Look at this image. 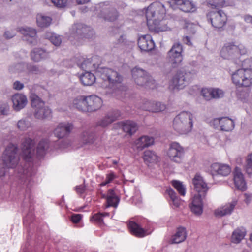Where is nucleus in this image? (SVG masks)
<instances>
[{
    "mask_svg": "<svg viewBox=\"0 0 252 252\" xmlns=\"http://www.w3.org/2000/svg\"><path fill=\"white\" fill-rule=\"evenodd\" d=\"M97 59V56L91 59H82L80 63H77V65L85 71L96 69V75L104 82H108L110 87H121V83L123 81V76L112 69L99 66V64L94 63Z\"/></svg>",
    "mask_w": 252,
    "mask_h": 252,
    "instance_id": "nucleus-1",
    "label": "nucleus"
},
{
    "mask_svg": "<svg viewBox=\"0 0 252 252\" xmlns=\"http://www.w3.org/2000/svg\"><path fill=\"white\" fill-rule=\"evenodd\" d=\"M165 5L166 4L164 5L160 2L156 1L147 7L146 17L149 29L158 32L166 30V27L160 26L165 14Z\"/></svg>",
    "mask_w": 252,
    "mask_h": 252,
    "instance_id": "nucleus-2",
    "label": "nucleus"
},
{
    "mask_svg": "<svg viewBox=\"0 0 252 252\" xmlns=\"http://www.w3.org/2000/svg\"><path fill=\"white\" fill-rule=\"evenodd\" d=\"M19 161L18 153V147L16 145L9 144L3 153L2 156V164H0V177L4 176L5 167L13 168L15 167Z\"/></svg>",
    "mask_w": 252,
    "mask_h": 252,
    "instance_id": "nucleus-3",
    "label": "nucleus"
},
{
    "mask_svg": "<svg viewBox=\"0 0 252 252\" xmlns=\"http://www.w3.org/2000/svg\"><path fill=\"white\" fill-rule=\"evenodd\" d=\"M193 115L187 111H183L177 115L173 121V128L180 134L190 132L193 126Z\"/></svg>",
    "mask_w": 252,
    "mask_h": 252,
    "instance_id": "nucleus-4",
    "label": "nucleus"
},
{
    "mask_svg": "<svg viewBox=\"0 0 252 252\" xmlns=\"http://www.w3.org/2000/svg\"><path fill=\"white\" fill-rule=\"evenodd\" d=\"M132 79L139 86L153 88L155 86V80L145 70L135 67L131 70Z\"/></svg>",
    "mask_w": 252,
    "mask_h": 252,
    "instance_id": "nucleus-5",
    "label": "nucleus"
},
{
    "mask_svg": "<svg viewBox=\"0 0 252 252\" xmlns=\"http://www.w3.org/2000/svg\"><path fill=\"white\" fill-rule=\"evenodd\" d=\"M193 77V75L190 71L180 70L173 77L170 87L172 89H182L189 83Z\"/></svg>",
    "mask_w": 252,
    "mask_h": 252,
    "instance_id": "nucleus-6",
    "label": "nucleus"
},
{
    "mask_svg": "<svg viewBox=\"0 0 252 252\" xmlns=\"http://www.w3.org/2000/svg\"><path fill=\"white\" fill-rule=\"evenodd\" d=\"M96 14L105 20L113 21L118 17L116 9L112 7L108 2L100 3L95 7Z\"/></svg>",
    "mask_w": 252,
    "mask_h": 252,
    "instance_id": "nucleus-7",
    "label": "nucleus"
},
{
    "mask_svg": "<svg viewBox=\"0 0 252 252\" xmlns=\"http://www.w3.org/2000/svg\"><path fill=\"white\" fill-rule=\"evenodd\" d=\"M247 53L246 49L241 44L235 45L234 43L226 44L221 49V56L224 59H232L239 54L244 55Z\"/></svg>",
    "mask_w": 252,
    "mask_h": 252,
    "instance_id": "nucleus-8",
    "label": "nucleus"
},
{
    "mask_svg": "<svg viewBox=\"0 0 252 252\" xmlns=\"http://www.w3.org/2000/svg\"><path fill=\"white\" fill-rule=\"evenodd\" d=\"M232 80L238 87H248L252 84V71L239 69L232 74Z\"/></svg>",
    "mask_w": 252,
    "mask_h": 252,
    "instance_id": "nucleus-9",
    "label": "nucleus"
},
{
    "mask_svg": "<svg viewBox=\"0 0 252 252\" xmlns=\"http://www.w3.org/2000/svg\"><path fill=\"white\" fill-rule=\"evenodd\" d=\"M183 48L181 44H174L168 52L167 59L174 68L178 67L183 60Z\"/></svg>",
    "mask_w": 252,
    "mask_h": 252,
    "instance_id": "nucleus-10",
    "label": "nucleus"
},
{
    "mask_svg": "<svg viewBox=\"0 0 252 252\" xmlns=\"http://www.w3.org/2000/svg\"><path fill=\"white\" fill-rule=\"evenodd\" d=\"M207 17L212 26L216 29L222 28L227 21L226 14L221 10L210 11L207 15Z\"/></svg>",
    "mask_w": 252,
    "mask_h": 252,
    "instance_id": "nucleus-11",
    "label": "nucleus"
},
{
    "mask_svg": "<svg viewBox=\"0 0 252 252\" xmlns=\"http://www.w3.org/2000/svg\"><path fill=\"white\" fill-rule=\"evenodd\" d=\"M71 31V34L74 36L80 38H91L94 35V32L91 27L83 24H74L72 27Z\"/></svg>",
    "mask_w": 252,
    "mask_h": 252,
    "instance_id": "nucleus-12",
    "label": "nucleus"
},
{
    "mask_svg": "<svg viewBox=\"0 0 252 252\" xmlns=\"http://www.w3.org/2000/svg\"><path fill=\"white\" fill-rule=\"evenodd\" d=\"M35 142L34 140L25 137L22 142V150L23 157L26 160L30 161L34 154Z\"/></svg>",
    "mask_w": 252,
    "mask_h": 252,
    "instance_id": "nucleus-13",
    "label": "nucleus"
},
{
    "mask_svg": "<svg viewBox=\"0 0 252 252\" xmlns=\"http://www.w3.org/2000/svg\"><path fill=\"white\" fill-rule=\"evenodd\" d=\"M184 153V148L178 143L174 142L170 144L168 155L171 160L180 163L182 161Z\"/></svg>",
    "mask_w": 252,
    "mask_h": 252,
    "instance_id": "nucleus-14",
    "label": "nucleus"
},
{
    "mask_svg": "<svg viewBox=\"0 0 252 252\" xmlns=\"http://www.w3.org/2000/svg\"><path fill=\"white\" fill-rule=\"evenodd\" d=\"M87 112H94L98 110L102 106V100L95 95L86 96Z\"/></svg>",
    "mask_w": 252,
    "mask_h": 252,
    "instance_id": "nucleus-15",
    "label": "nucleus"
},
{
    "mask_svg": "<svg viewBox=\"0 0 252 252\" xmlns=\"http://www.w3.org/2000/svg\"><path fill=\"white\" fill-rule=\"evenodd\" d=\"M20 32L23 35V39L30 44L36 45L37 43V32L34 28L22 27L19 29Z\"/></svg>",
    "mask_w": 252,
    "mask_h": 252,
    "instance_id": "nucleus-16",
    "label": "nucleus"
},
{
    "mask_svg": "<svg viewBox=\"0 0 252 252\" xmlns=\"http://www.w3.org/2000/svg\"><path fill=\"white\" fill-rule=\"evenodd\" d=\"M73 128L71 123L63 122L60 123L54 129V133L58 138H63L67 136Z\"/></svg>",
    "mask_w": 252,
    "mask_h": 252,
    "instance_id": "nucleus-17",
    "label": "nucleus"
},
{
    "mask_svg": "<svg viewBox=\"0 0 252 252\" xmlns=\"http://www.w3.org/2000/svg\"><path fill=\"white\" fill-rule=\"evenodd\" d=\"M194 189L197 194H201L202 197H205L208 190L207 184L204 181L202 177L196 174L192 179Z\"/></svg>",
    "mask_w": 252,
    "mask_h": 252,
    "instance_id": "nucleus-18",
    "label": "nucleus"
},
{
    "mask_svg": "<svg viewBox=\"0 0 252 252\" xmlns=\"http://www.w3.org/2000/svg\"><path fill=\"white\" fill-rule=\"evenodd\" d=\"M211 172L213 178L217 175L227 176L231 172V168L227 164L214 163L211 165Z\"/></svg>",
    "mask_w": 252,
    "mask_h": 252,
    "instance_id": "nucleus-19",
    "label": "nucleus"
},
{
    "mask_svg": "<svg viewBox=\"0 0 252 252\" xmlns=\"http://www.w3.org/2000/svg\"><path fill=\"white\" fill-rule=\"evenodd\" d=\"M234 184L237 189L244 191L247 189V184L244 174L240 167H236L233 172Z\"/></svg>",
    "mask_w": 252,
    "mask_h": 252,
    "instance_id": "nucleus-20",
    "label": "nucleus"
},
{
    "mask_svg": "<svg viewBox=\"0 0 252 252\" xmlns=\"http://www.w3.org/2000/svg\"><path fill=\"white\" fill-rule=\"evenodd\" d=\"M138 45L142 51L149 52L155 47V43L151 36L146 34L140 36L138 40Z\"/></svg>",
    "mask_w": 252,
    "mask_h": 252,
    "instance_id": "nucleus-21",
    "label": "nucleus"
},
{
    "mask_svg": "<svg viewBox=\"0 0 252 252\" xmlns=\"http://www.w3.org/2000/svg\"><path fill=\"white\" fill-rule=\"evenodd\" d=\"M205 197H202L201 194H196L194 195L191 205V211L196 215H200L203 212V201Z\"/></svg>",
    "mask_w": 252,
    "mask_h": 252,
    "instance_id": "nucleus-22",
    "label": "nucleus"
},
{
    "mask_svg": "<svg viewBox=\"0 0 252 252\" xmlns=\"http://www.w3.org/2000/svg\"><path fill=\"white\" fill-rule=\"evenodd\" d=\"M11 100L13 103V109L16 111H19L23 109L28 103L26 95L22 94L16 93L14 94Z\"/></svg>",
    "mask_w": 252,
    "mask_h": 252,
    "instance_id": "nucleus-23",
    "label": "nucleus"
},
{
    "mask_svg": "<svg viewBox=\"0 0 252 252\" xmlns=\"http://www.w3.org/2000/svg\"><path fill=\"white\" fill-rule=\"evenodd\" d=\"M143 108L152 112H158L164 111L166 106L159 102L146 101L143 104Z\"/></svg>",
    "mask_w": 252,
    "mask_h": 252,
    "instance_id": "nucleus-24",
    "label": "nucleus"
},
{
    "mask_svg": "<svg viewBox=\"0 0 252 252\" xmlns=\"http://www.w3.org/2000/svg\"><path fill=\"white\" fill-rule=\"evenodd\" d=\"M237 203V200H233L230 203L226 204L222 208L217 209L215 212V215L216 216L222 217L231 214Z\"/></svg>",
    "mask_w": 252,
    "mask_h": 252,
    "instance_id": "nucleus-25",
    "label": "nucleus"
},
{
    "mask_svg": "<svg viewBox=\"0 0 252 252\" xmlns=\"http://www.w3.org/2000/svg\"><path fill=\"white\" fill-rule=\"evenodd\" d=\"M120 116V113L117 110L109 113L98 122V125L103 127H106L116 120Z\"/></svg>",
    "mask_w": 252,
    "mask_h": 252,
    "instance_id": "nucleus-26",
    "label": "nucleus"
},
{
    "mask_svg": "<svg viewBox=\"0 0 252 252\" xmlns=\"http://www.w3.org/2000/svg\"><path fill=\"white\" fill-rule=\"evenodd\" d=\"M154 142V139L153 137L148 136H143L137 140L136 141V145L139 150H142L145 148L152 145Z\"/></svg>",
    "mask_w": 252,
    "mask_h": 252,
    "instance_id": "nucleus-27",
    "label": "nucleus"
},
{
    "mask_svg": "<svg viewBox=\"0 0 252 252\" xmlns=\"http://www.w3.org/2000/svg\"><path fill=\"white\" fill-rule=\"evenodd\" d=\"M186 228L183 227L178 228L176 233L172 236L171 240L172 243L178 244L185 240L187 237Z\"/></svg>",
    "mask_w": 252,
    "mask_h": 252,
    "instance_id": "nucleus-28",
    "label": "nucleus"
},
{
    "mask_svg": "<svg viewBox=\"0 0 252 252\" xmlns=\"http://www.w3.org/2000/svg\"><path fill=\"white\" fill-rule=\"evenodd\" d=\"M86 96L80 95L75 98L73 101V106L79 111L87 112L86 102Z\"/></svg>",
    "mask_w": 252,
    "mask_h": 252,
    "instance_id": "nucleus-29",
    "label": "nucleus"
},
{
    "mask_svg": "<svg viewBox=\"0 0 252 252\" xmlns=\"http://www.w3.org/2000/svg\"><path fill=\"white\" fill-rule=\"evenodd\" d=\"M30 98L33 112L45 105V102L35 93L31 94Z\"/></svg>",
    "mask_w": 252,
    "mask_h": 252,
    "instance_id": "nucleus-30",
    "label": "nucleus"
},
{
    "mask_svg": "<svg viewBox=\"0 0 252 252\" xmlns=\"http://www.w3.org/2000/svg\"><path fill=\"white\" fill-rule=\"evenodd\" d=\"M80 80L84 86H91L95 82L96 78L90 71H87L80 75Z\"/></svg>",
    "mask_w": 252,
    "mask_h": 252,
    "instance_id": "nucleus-31",
    "label": "nucleus"
},
{
    "mask_svg": "<svg viewBox=\"0 0 252 252\" xmlns=\"http://www.w3.org/2000/svg\"><path fill=\"white\" fill-rule=\"evenodd\" d=\"M128 226L130 232L136 236L142 237L146 235V230L135 222H129Z\"/></svg>",
    "mask_w": 252,
    "mask_h": 252,
    "instance_id": "nucleus-32",
    "label": "nucleus"
},
{
    "mask_svg": "<svg viewBox=\"0 0 252 252\" xmlns=\"http://www.w3.org/2000/svg\"><path fill=\"white\" fill-rule=\"evenodd\" d=\"M177 8L184 12H193L196 10V5L192 1L184 0L177 6Z\"/></svg>",
    "mask_w": 252,
    "mask_h": 252,
    "instance_id": "nucleus-33",
    "label": "nucleus"
},
{
    "mask_svg": "<svg viewBox=\"0 0 252 252\" xmlns=\"http://www.w3.org/2000/svg\"><path fill=\"white\" fill-rule=\"evenodd\" d=\"M51 110L47 106L44 105L43 107L35 110L33 112V115L35 118L38 119H43L50 116L51 114Z\"/></svg>",
    "mask_w": 252,
    "mask_h": 252,
    "instance_id": "nucleus-34",
    "label": "nucleus"
},
{
    "mask_svg": "<svg viewBox=\"0 0 252 252\" xmlns=\"http://www.w3.org/2000/svg\"><path fill=\"white\" fill-rule=\"evenodd\" d=\"M121 125L124 131L130 135L134 133L137 129L136 124L131 121H126L122 122Z\"/></svg>",
    "mask_w": 252,
    "mask_h": 252,
    "instance_id": "nucleus-35",
    "label": "nucleus"
},
{
    "mask_svg": "<svg viewBox=\"0 0 252 252\" xmlns=\"http://www.w3.org/2000/svg\"><path fill=\"white\" fill-rule=\"evenodd\" d=\"M22 173L19 172V177L27 186L31 183L32 181V177L33 175V172L32 171L31 167L24 168L22 169Z\"/></svg>",
    "mask_w": 252,
    "mask_h": 252,
    "instance_id": "nucleus-36",
    "label": "nucleus"
},
{
    "mask_svg": "<svg viewBox=\"0 0 252 252\" xmlns=\"http://www.w3.org/2000/svg\"><path fill=\"white\" fill-rule=\"evenodd\" d=\"M246 233V230L243 227L238 228L235 229L232 235V242L235 244L239 243L244 238Z\"/></svg>",
    "mask_w": 252,
    "mask_h": 252,
    "instance_id": "nucleus-37",
    "label": "nucleus"
},
{
    "mask_svg": "<svg viewBox=\"0 0 252 252\" xmlns=\"http://www.w3.org/2000/svg\"><path fill=\"white\" fill-rule=\"evenodd\" d=\"M234 121L228 117H221V125L220 130L224 131H230L234 127Z\"/></svg>",
    "mask_w": 252,
    "mask_h": 252,
    "instance_id": "nucleus-38",
    "label": "nucleus"
},
{
    "mask_svg": "<svg viewBox=\"0 0 252 252\" xmlns=\"http://www.w3.org/2000/svg\"><path fill=\"white\" fill-rule=\"evenodd\" d=\"M49 147V141L47 139H42L39 142L37 147V154L39 157H43Z\"/></svg>",
    "mask_w": 252,
    "mask_h": 252,
    "instance_id": "nucleus-39",
    "label": "nucleus"
},
{
    "mask_svg": "<svg viewBox=\"0 0 252 252\" xmlns=\"http://www.w3.org/2000/svg\"><path fill=\"white\" fill-rule=\"evenodd\" d=\"M143 159L145 162L154 163L158 161L159 157L154 152L147 150L144 152Z\"/></svg>",
    "mask_w": 252,
    "mask_h": 252,
    "instance_id": "nucleus-40",
    "label": "nucleus"
},
{
    "mask_svg": "<svg viewBox=\"0 0 252 252\" xmlns=\"http://www.w3.org/2000/svg\"><path fill=\"white\" fill-rule=\"evenodd\" d=\"M52 21V19L49 17L44 16L41 14H38L36 17V22L38 26L41 28L49 26Z\"/></svg>",
    "mask_w": 252,
    "mask_h": 252,
    "instance_id": "nucleus-41",
    "label": "nucleus"
},
{
    "mask_svg": "<svg viewBox=\"0 0 252 252\" xmlns=\"http://www.w3.org/2000/svg\"><path fill=\"white\" fill-rule=\"evenodd\" d=\"M166 192L169 196L174 206L178 207L180 206V200L175 191L172 188H169L166 189Z\"/></svg>",
    "mask_w": 252,
    "mask_h": 252,
    "instance_id": "nucleus-42",
    "label": "nucleus"
},
{
    "mask_svg": "<svg viewBox=\"0 0 252 252\" xmlns=\"http://www.w3.org/2000/svg\"><path fill=\"white\" fill-rule=\"evenodd\" d=\"M45 37L56 46H59L62 42L61 38L59 35L51 32H46Z\"/></svg>",
    "mask_w": 252,
    "mask_h": 252,
    "instance_id": "nucleus-43",
    "label": "nucleus"
},
{
    "mask_svg": "<svg viewBox=\"0 0 252 252\" xmlns=\"http://www.w3.org/2000/svg\"><path fill=\"white\" fill-rule=\"evenodd\" d=\"M17 126L21 131H25L32 126V123L28 119L25 118L19 120Z\"/></svg>",
    "mask_w": 252,
    "mask_h": 252,
    "instance_id": "nucleus-44",
    "label": "nucleus"
},
{
    "mask_svg": "<svg viewBox=\"0 0 252 252\" xmlns=\"http://www.w3.org/2000/svg\"><path fill=\"white\" fill-rule=\"evenodd\" d=\"M94 139V134L90 131H85L82 133V140L85 144H92Z\"/></svg>",
    "mask_w": 252,
    "mask_h": 252,
    "instance_id": "nucleus-45",
    "label": "nucleus"
},
{
    "mask_svg": "<svg viewBox=\"0 0 252 252\" xmlns=\"http://www.w3.org/2000/svg\"><path fill=\"white\" fill-rule=\"evenodd\" d=\"M172 185L176 189L181 195L185 196L186 194V188L181 182L177 180H173L172 181Z\"/></svg>",
    "mask_w": 252,
    "mask_h": 252,
    "instance_id": "nucleus-46",
    "label": "nucleus"
},
{
    "mask_svg": "<svg viewBox=\"0 0 252 252\" xmlns=\"http://www.w3.org/2000/svg\"><path fill=\"white\" fill-rule=\"evenodd\" d=\"M244 169L249 176L252 175V153L249 155L246 158Z\"/></svg>",
    "mask_w": 252,
    "mask_h": 252,
    "instance_id": "nucleus-47",
    "label": "nucleus"
},
{
    "mask_svg": "<svg viewBox=\"0 0 252 252\" xmlns=\"http://www.w3.org/2000/svg\"><path fill=\"white\" fill-rule=\"evenodd\" d=\"M242 69L245 71H252V59L248 58L243 61L242 63Z\"/></svg>",
    "mask_w": 252,
    "mask_h": 252,
    "instance_id": "nucleus-48",
    "label": "nucleus"
},
{
    "mask_svg": "<svg viewBox=\"0 0 252 252\" xmlns=\"http://www.w3.org/2000/svg\"><path fill=\"white\" fill-rule=\"evenodd\" d=\"M201 94L206 100H209L212 98V88H203L201 91Z\"/></svg>",
    "mask_w": 252,
    "mask_h": 252,
    "instance_id": "nucleus-49",
    "label": "nucleus"
},
{
    "mask_svg": "<svg viewBox=\"0 0 252 252\" xmlns=\"http://www.w3.org/2000/svg\"><path fill=\"white\" fill-rule=\"evenodd\" d=\"M107 207L113 206L116 207L118 204L119 199L117 196L107 198Z\"/></svg>",
    "mask_w": 252,
    "mask_h": 252,
    "instance_id": "nucleus-50",
    "label": "nucleus"
},
{
    "mask_svg": "<svg viewBox=\"0 0 252 252\" xmlns=\"http://www.w3.org/2000/svg\"><path fill=\"white\" fill-rule=\"evenodd\" d=\"M212 98H220L224 96L223 91L219 89H212Z\"/></svg>",
    "mask_w": 252,
    "mask_h": 252,
    "instance_id": "nucleus-51",
    "label": "nucleus"
},
{
    "mask_svg": "<svg viewBox=\"0 0 252 252\" xmlns=\"http://www.w3.org/2000/svg\"><path fill=\"white\" fill-rule=\"evenodd\" d=\"M9 110L7 103L0 102V115H7Z\"/></svg>",
    "mask_w": 252,
    "mask_h": 252,
    "instance_id": "nucleus-52",
    "label": "nucleus"
},
{
    "mask_svg": "<svg viewBox=\"0 0 252 252\" xmlns=\"http://www.w3.org/2000/svg\"><path fill=\"white\" fill-rule=\"evenodd\" d=\"M221 125V118H215L210 122V125L215 129L220 130Z\"/></svg>",
    "mask_w": 252,
    "mask_h": 252,
    "instance_id": "nucleus-53",
    "label": "nucleus"
},
{
    "mask_svg": "<svg viewBox=\"0 0 252 252\" xmlns=\"http://www.w3.org/2000/svg\"><path fill=\"white\" fill-rule=\"evenodd\" d=\"M183 0H171L166 3V6L172 8L173 9H176L177 6L180 4Z\"/></svg>",
    "mask_w": 252,
    "mask_h": 252,
    "instance_id": "nucleus-54",
    "label": "nucleus"
},
{
    "mask_svg": "<svg viewBox=\"0 0 252 252\" xmlns=\"http://www.w3.org/2000/svg\"><path fill=\"white\" fill-rule=\"evenodd\" d=\"M225 3L224 0H208V4L212 7H217L223 6Z\"/></svg>",
    "mask_w": 252,
    "mask_h": 252,
    "instance_id": "nucleus-55",
    "label": "nucleus"
},
{
    "mask_svg": "<svg viewBox=\"0 0 252 252\" xmlns=\"http://www.w3.org/2000/svg\"><path fill=\"white\" fill-rule=\"evenodd\" d=\"M52 3L59 8H63L66 6L67 0H51Z\"/></svg>",
    "mask_w": 252,
    "mask_h": 252,
    "instance_id": "nucleus-56",
    "label": "nucleus"
},
{
    "mask_svg": "<svg viewBox=\"0 0 252 252\" xmlns=\"http://www.w3.org/2000/svg\"><path fill=\"white\" fill-rule=\"evenodd\" d=\"M115 178L114 173H111L107 175L106 178L104 181L100 184L101 186H104L110 183Z\"/></svg>",
    "mask_w": 252,
    "mask_h": 252,
    "instance_id": "nucleus-57",
    "label": "nucleus"
},
{
    "mask_svg": "<svg viewBox=\"0 0 252 252\" xmlns=\"http://www.w3.org/2000/svg\"><path fill=\"white\" fill-rule=\"evenodd\" d=\"M37 49H34L31 53L32 59L35 62H39L41 60Z\"/></svg>",
    "mask_w": 252,
    "mask_h": 252,
    "instance_id": "nucleus-58",
    "label": "nucleus"
},
{
    "mask_svg": "<svg viewBox=\"0 0 252 252\" xmlns=\"http://www.w3.org/2000/svg\"><path fill=\"white\" fill-rule=\"evenodd\" d=\"M37 50L41 60L46 59L49 57V53L47 52L46 50L41 48H37Z\"/></svg>",
    "mask_w": 252,
    "mask_h": 252,
    "instance_id": "nucleus-59",
    "label": "nucleus"
},
{
    "mask_svg": "<svg viewBox=\"0 0 252 252\" xmlns=\"http://www.w3.org/2000/svg\"><path fill=\"white\" fill-rule=\"evenodd\" d=\"M27 68L29 72L33 73H37L39 71L38 66L31 64H27Z\"/></svg>",
    "mask_w": 252,
    "mask_h": 252,
    "instance_id": "nucleus-60",
    "label": "nucleus"
},
{
    "mask_svg": "<svg viewBox=\"0 0 252 252\" xmlns=\"http://www.w3.org/2000/svg\"><path fill=\"white\" fill-rule=\"evenodd\" d=\"M13 88L16 90H21L24 88V84L19 81H16L13 83Z\"/></svg>",
    "mask_w": 252,
    "mask_h": 252,
    "instance_id": "nucleus-61",
    "label": "nucleus"
},
{
    "mask_svg": "<svg viewBox=\"0 0 252 252\" xmlns=\"http://www.w3.org/2000/svg\"><path fill=\"white\" fill-rule=\"evenodd\" d=\"M92 219L99 223H101L103 222L102 219V214L98 213L94 214L93 217Z\"/></svg>",
    "mask_w": 252,
    "mask_h": 252,
    "instance_id": "nucleus-62",
    "label": "nucleus"
},
{
    "mask_svg": "<svg viewBox=\"0 0 252 252\" xmlns=\"http://www.w3.org/2000/svg\"><path fill=\"white\" fill-rule=\"evenodd\" d=\"M81 218L82 215L81 214H73L71 216V220L74 223H78Z\"/></svg>",
    "mask_w": 252,
    "mask_h": 252,
    "instance_id": "nucleus-63",
    "label": "nucleus"
},
{
    "mask_svg": "<svg viewBox=\"0 0 252 252\" xmlns=\"http://www.w3.org/2000/svg\"><path fill=\"white\" fill-rule=\"evenodd\" d=\"M15 35V32L14 31H6L4 33V36L6 39H10Z\"/></svg>",
    "mask_w": 252,
    "mask_h": 252,
    "instance_id": "nucleus-64",
    "label": "nucleus"
}]
</instances>
